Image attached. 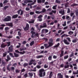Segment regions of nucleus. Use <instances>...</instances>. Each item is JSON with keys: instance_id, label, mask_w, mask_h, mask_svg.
Instances as JSON below:
<instances>
[{"instance_id": "nucleus-1", "label": "nucleus", "mask_w": 78, "mask_h": 78, "mask_svg": "<svg viewBox=\"0 0 78 78\" xmlns=\"http://www.w3.org/2000/svg\"><path fill=\"white\" fill-rule=\"evenodd\" d=\"M30 28V25L28 23H26V26L23 28L24 31H28Z\"/></svg>"}, {"instance_id": "nucleus-2", "label": "nucleus", "mask_w": 78, "mask_h": 78, "mask_svg": "<svg viewBox=\"0 0 78 78\" xmlns=\"http://www.w3.org/2000/svg\"><path fill=\"white\" fill-rule=\"evenodd\" d=\"M11 16H7V18H5L4 20L5 22H9V21H11Z\"/></svg>"}, {"instance_id": "nucleus-3", "label": "nucleus", "mask_w": 78, "mask_h": 78, "mask_svg": "<svg viewBox=\"0 0 78 78\" xmlns=\"http://www.w3.org/2000/svg\"><path fill=\"white\" fill-rule=\"evenodd\" d=\"M45 70L44 69H41L39 71V75L40 77H42V73L43 72H44Z\"/></svg>"}, {"instance_id": "nucleus-4", "label": "nucleus", "mask_w": 78, "mask_h": 78, "mask_svg": "<svg viewBox=\"0 0 78 78\" xmlns=\"http://www.w3.org/2000/svg\"><path fill=\"white\" fill-rule=\"evenodd\" d=\"M48 32V30L47 29H43L41 30V33H44V34H46Z\"/></svg>"}, {"instance_id": "nucleus-5", "label": "nucleus", "mask_w": 78, "mask_h": 78, "mask_svg": "<svg viewBox=\"0 0 78 78\" xmlns=\"http://www.w3.org/2000/svg\"><path fill=\"white\" fill-rule=\"evenodd\" d=\"M5 24L6 26L10 27H13V24H12V23H5Z\"/></svg>"}, {"instance_id": "nucleus-6", "label": "nucleus", "mask_w": 78, "mask_h": 78, "mask_svg": "<svg viewBox=\"0 0 78 78\" xmlns=\"http://www.w3.org/2000/svg\"><path fill=\"white\" fill-rule=\"evenodd\" d=\"M49 42H48V44H49L51 45V47H52L53 45V40L52 38H51L49 39Z\"/></svg>"}, {"instance_id": "nucleus-7", "label": "nucleus", "mask_w": 78, "mask_h": 78, "mask_svg": "<svg viewBox=\"0 0 78 78\" xmlns=\"http://www.w3.org/2000/svg\"><path fill=\"white\" fill-rule=\"evenodd\" d=\"M30 33L32 34L31 36L32 38H34V37H35L36 32L31 31Z\"/></svg>"}, {"instance_id": "nucleus-8", "label": "nucleus", "mask_w": 78, "mask_h": 78, "mask_svg": "<svg viewBox=\"0 0 78 78\" xmlns=\"http://www.w3.org/2000/svg\"><path fill=\"white\" fill-rule=\"evenodd\" d=\"M59 12L60 14H62V15H64L65 12L64 10L60 9L59 10Z\"/></svg>"}, {"instance_id": "nucleus-9", "label": "nucleus", "mask_w": 78, "mask_h": 78, "mask_svg": "<svg viewBox=\"0 0 78 78\" xmlns=\"http://www.w3.org/2000/svg\"><path fill=\"white\" fill-rule=\"evenodd\" d=\"M48 44L49 45L48 46V44H44V45L45 48H49V47H51V45H50L49 43H48Z\"/></svg>"}, {"instance_id": "nucleus-10", "label": "nucleus", "mask_w": 78, "mask_h": 78, "mask_svg": "<svg viewBox=\"0 0 78 78\" xmlns=\"http://www.w3.org/2000/svg\"><path fill=\"white\" fill-rule=\"evenodd\" d=\"M36 62V60H34L33 59L30 60L29 61V65L31 66V65H32V64H33V63L32 62Z\"/></svg>"}, {"instance_id": "nucleus-11", "label": "nucleus", "mask_w": 78, "mask_h": 78, "mask_svg": "<svg viewBox=\"0 0 78 78\" xmlns=\"http://www.w3.org/2000/svg\"><path fill=\"white\" fill-rule=\"evenodd\" d=\"M63 42L66 45H69L70 44V43L69 42V41H67V40H66V39H64L63 40Z\"/></svg>"}, {"instance_id": "nucleus-12", "label": "nucleus", "mask_w": 78, "mask_h": 78, "mask_svg": "<svg viewBox=\"0 0 78 78\" xmlns=\"http://www.w3.org/2000/svg\"><path fill=\"white\" fill-rule=\"evenodd\" d=\"M9 50L10 52H12V51H13L12 46L11 45L9 48Z\"/></svg>"}, {"instance_id": "nucleus-13", "label": "nucleus", "mask_w": 78, "mask_h": 78, "mask_svg": "<svg viewBox=\"0 0 78 78\" xmlns=\"http://www.w3.org/2000/svg\"><path fill=\"white\" fill-rule=\"evenodd\" d=\"M24 2L25 3L27 4L28 3H31L33 2V1L30 0H25L24 1Z\"/></svg>"}, {"instance_id": "nucleus-14", "label": "nucleus", "mask_w": 78, "mask_h": 78, "mask_svg": "<svg viewBox=\"0 0 78 78\" xmlns=\"http://www.w3.org/2000/svg\"><path fill=\"white\" fill-rule=\"evenodd\" d=\"M58 78H63V76L61 74V73H58Z\"/></svg>"}, {"instance_id": "nucleus-15", "label": "nucleus", "mask_w": 78, "mask_h": 78, "mask_svg": "<svg viewBox=\"0 0 78 78\" xmlns=\"http://www.w3.org/2000/svg\"><path fill=\"white\" fill-rule=\"evenodd\" d=\"M61 54L60 55V58H62V56H64V51L61 50Z\"/></svg>"}, {"instance_id": "nucleus-16", "label": "nucleus", "mask_w": 78, "mask_h": 78, "mask_svg": "<svg viewBox=\"0 0 78 78\" xmlns=\"http://www.w3.org/2000/svg\"><path fill=\"white\" fill-rule=\"evenodd\" d=\"M6 46H7L6 44H5V43H2L1 45V47L2 48H5V47H6Z\"/></svg>"}, {"instance_id": "nucleus-17", "label": "nucleus", "mask_w": 78, "mask_h": 78, "mask_svg": "<svg viewBox=\"0 0 78 78\" xmlns=\"http://www.w3.org/2000/svg\"><path fill=\"white\" fill-rule=\"evenodd\" d=\"M43 57H44V56L42 55H38L36 56L37 59H39V58H43Z\"/></svg>"}, {"instance_id": "nucleus-18", "label": "nucleus", "mask_w": 78, "mask_h": 78, "mask_svg": "<svg viewBox=\"0 0 78 78\" xmlns=\"http://www.w3.org/2000/svg\"><path fill=\"white\" fill-rule=\"evenodd\" d=\"M52 56H53V55H51L48 57V59L49 61H51L52 59Z\"/></svg>"}, {"instance_id": "nucleus-19", "label": "nucleus", "mask_w": 78, "mask_h": 78, "mask_svg": "<svg viewBox=\"0 0 78 78\" xmlns=\"http://www.w3.org/2000/svg\"><path fill=\"white\" fill-rule=\"evenodd\" d=\"M24 48H20V51H22L23 50H27V48L24 47Z\"/></svg>"}, {"instance_id": "nucleus-20", "label": "nucleus", "mask_w": 78, "mask_h": 78, "mask_svg": "<svg viewBox=\"0 0 78 78\" xmlns=\"http://www.w3.org/2000/svg\"><path fill=\"white\" fill-rule=\"evenodd\" d=\"M18 17V15L17 14H16L13 15L12 16V18L13 19H16Z\"/></svg>"}, {"instance_id": "nucleus-21", "label": "nucleus", "mask_w": 78, "mask_h": 78, "mask_svg": "<svg viewBox=\"0 0 78 78\" xmlns=\"http://www.w3.org/2000/svg\"><path fill=\"white\" fill-rule=\"evenodd\" d=\"M2 65L3 66H5L6 65V62H5L4 60H2Z\"/></svg>"}, {"instance_id": "nucleus-22", "label": "nucleus", "mask_w": 78, "mask_h": 78, "mask_svg": "<svg viewBox=\"0 0 78 78\" xmlns=\"http://www.w3.org/2000/svg\"><path fill=\"white\" fill-rule=\"evenodd\" d=\"M14 55L15 57H16V58H17V57H19V54H16L15 52L14 53Z\"/></svg>"}, {"instance_id": "nucleus-23", "label": "nucleus", "mask_w": 78, "mask_h": 78, "mask_svg": "<svg viewBox=\"0 0 78 78\" xmlns=\"http://www.w3.org/2000/svg\"><path fill=\"white\" fill-rule=\"evenodd\" d=\"M10 66V65H8V66L7 67V69L8 70H9V72H10V71H11V69L9 68Z\"/></svg>"}, {"instance_id": "nucleus-24", "label": "nucleus", "mask_w": 78, "mask_h": 78, "mask_svg": "<svg viewBox=\"0 0 78 78\" xmlns=\"http://www.w3.org/2000/svg\"><path fill=\"white\" fill-rule=\"evenodd\" d=\"M34 44V41H32L30 43V46H32Z\"/></svg>"}, {"instance_id": "nucleus-25", "label": "nucleus", "mask_w": 78, "mask_h": 78, "mask_svg": "<svg viewBox=\"0 0 78 78\" xmlns=\"http://www.w3.org/2000/svg\"><path fill=\"white\" fill-rule=\"evenodd\" d=\"M23 66L24 68L26 67L27 66H28V63H24L23 65Z\"/></svg>"}, {"instance_id": "nucleus-26", "label": "nucleus", "mask_w": 78, "mask_h": 78, "mask_svg": "<svg viewBox=\"0 0 78 78\" xmlns=\"http://www.w3.org/2000/svg\"><path fill=\"white\" fill-rule=\"evenodd\" d=\"M59 43H58L57 44H56V45L54 46L53 47L54 48H57V47H59Z\"/></svg>"}, {"instance_id": "nucleus-27", "label": "nucleus", "mask_w": 78, "mask_h": 78, "mask_svg": "<svg viewBox=\"0 0 78 78\" xmlns=\"http://www.w3.org/2000/svg\"><path fill=\"white\" fill-rule=\"evenodd\" d=\"M29 23L30 24L31 23H34V20H33L31 21H29Z\"/></svg>"}, {"instance_id": "nucleus-28", "label": "nucleus", "mask_w": 78, "mask_h": 78, "mask_svg": "<svg viewBox=\"0 0 78 78\" xmlns=\"http://www.w3.org/2000/svg\"><path fill=\"white\" fill-rule=\"evenodd\" d=\"M73 28H74L73 29L72 28V27H69V28H70V30L72 29V30H73V31L75 30V29H76V27H75L74 26L73 27Z\"/></svg>"}, {"instance_id": "nucleus-29", "label": "nucleus", "mask_w": 78, "mask_h": 78, "mask_svg": "<svg viewBox=\"0 0 78 78\" xmlns=\"http://www.w3.org/2000/svg\"><path fill=\"white\" fill-rule=\"evenodd\" d=\"M18 44L19 45H17L16 46V48H20L21 47V44H20V43H18Z\"/></svg>"}, {"instance_id": "nucleus-30", "label": "nucleus", "mask_w": 78, "mask_h": 78, "mask_svg": "<svg viewBox=\"0 0 78 78\" xmlns=\"http://www.w3.org/2000/svg\"><path fill=\"white\" fill-rule=\"evenodd\" d=\"M68 34L70 35H72V34H73V32L70 31L69 32Z\"/></svg>"}, {"instance_id": "nucleus-31", "label": "nucleus", "mask_w": 78, "mask_h": 78, "mask_svg": "<svg viewBox=\"0 0 78 78\" xmlns=\"http://www.w3.org/2000/svg\"><path fill=\"white\" fill-rule=\"evenodd\" d=\"M46 11V9L44 8L42 9V11H41V13H42V12H43L44 13V12H45Z\"/></svg>"}, {"instance_id": "nucleus-32", "label": "nucleus", "mask_w": 78, "mask_h": 78, "mask_svg": "<svg viewBox=\"0 0 78 78\" xmlns=\"http://www.w3.org/2000/svg\"><path fill=\"white\" fill-rule=\"evenodd\" d=\"M52 76H53V72H51L50 74H49V78H51Z\"/></svg>"}, {"instance_id": "nucleus-33", "label": "nucleus", "mask_w": 78, "mask_h": 78, "mask_svg": "<svg viewBox=\"0 0 78 78\" xmlns=\"http://www.w3.org/2000/svg\"><path fill=\"white\" fill-rule=\"evenodd\" d=\"M29 76H30V77H32L33 76V73H28Z\"/></svg>"}, {"instance_id": "nucleus-34", "label": "nucleus", "mask_w": 78, "mask_h": 78, "mask_svg": "<svg viewBox=\"0 0 78 78\" xmlns=\"http://www.w3.org/2000/svg\"><path fill=\"white\" fill-rule=\"evenodd\" d=\"M43 25L44 28H46L47 27V24L46 23H44L43 24Z\"/></svg>"}, {"instance_id": "nucleus-35", "label": "nucleus", "mask_w": 78, "mask_h": 78, "mask_svg": "<svg viewBox=\"0 0 78 78\" xmlns=\"http://www.w3.org/2000/svg\"><path fill=\"white\" fill-rule=\"evenodd\" d=\"M66 20H70V16H66Z\"/></svg>"}, {"instance_id": "nucleus-36", "label": "nucleus", "mask_w": 78, "mask_h": 78, "mask_svg": "<svg viewBox=\"0 0 78 78\" xmlns=\"http://www.w3.org/2000/svg\"><path fill=\"white\" fill-rule=\"evenodd\" d=\"M9 55H10V56H11L12 58H14V56L13 55V54L11 53H9Z\"/></svg>"}, {"instance_id": "nucleus-37", "label": "nucleus", "mask_w": 78, "mask_h": 78, "mask_svg": "<svg viewBox=\"0 0 78 78\" xmlns=\"http://www.w3.org/2000/svg\"><path fill=\"white\" fill-rule=\"evenodd\" d=\"M74 56V53L73 52H71V55H69V57H72Z\"/></svg>"}, {"instance_id": "nucleus-38", "label": "nucleus", "mask_w": 78, "mask_h": 78, "mask_svg": "<svg viewBox=\"0 0 78 78\" xmlns=\"http://www.w3.org/2000/svg\"><path fill=\"white\" fill-rule=\"evenodd\" d=\"M48 65H47V64H45L44 66V69H47L48 68Z\"/></svg>"}, {"instance_id": "nucleus-39", "label": "nucleus", "mask_w": 78, "mask_h": 78, "mask_svg": "<svg viewBox=\"0 0 78 78\" xmlns=\"http://www.w3.org/2000/svg\"><path fill=\"white\" fill-rule=\"evenodd\" d=\"M6 55H7V52H5V53H3V57H5Z\"/></svg>"}, {"instance_id": "nucleus-40", "label": "nucleus", "mask_w": 78, "mask_h": 78, "mask_svg": "<svg viewBox=\"0 0 78 78\" xmlns=\"http://www.w3.org/2000/svg\"><path fill=\"white\" fill-rule=\"evenodd\" d=\"M20 70H18V69H17L15 70V72L16 73H19L20 72Z\"/></svg>"}, {"instance_id": "nucleus-41", "label": "nucleus", "mask_w": 78, "mask_h": 78, "mask_svg": "<svg viewBox=\"0 0 78 78\" xmlns=\"http://www.w3.org/2000/svg\"><path fill=\"white\" fill-rule=\"evenodd\" d=\"M69 65H65L64 66L65 69H67V68H69Z\"/></svg>"}, {"instance_id": "nucleus-42", "label": "nucleus", "mask_w": 78, "mask_h": 78, "mask_svg": "<svg viewBox=\"0 0 78 78\" xmlns=\"http://www.w3.org/2000/svg\"><path fill=\"white\" fill-rule=\"evenodd\" d=\"M68 58H69V55H66V56H64V59H67Z\"/></svg>"}, {"instance_id": "nucleus-43", "label": "nucleus", "mask_w": 78, "mask_h": 78, "mask_svg": "<svg viewBox=\"0 0 78 78\" xmlns=\"http://www.w3.org/2000/svg\"><path fill=\"white\" fill-rule=\"evenodd\" d=\"M10 29V28H9L8 27H6L5 28V31H6V30H9Z\"/></svg>"}, {"instance_id": "nucleus-44", "label": "nucleus", "mask_w": 78, "mask_h": 78, "mask_svg": "<svg viewBox=\"0 0 78 78\" xmlns=\"http://www.w3.org/2000/svg\"><path fill=\"white\" fill-rule=\"evenodd\" d=\"M55 2L56 3L59 4V3H61V1H59L58 0H56Z\"/></svg>"}, {"instance_id": "nucleus-45", "label": "nucleus", "mask_w": 78, "mask_h": 78, "mask_svg": "<svg viewBox=\"0 0 78 78\" xmlns=\"http://www.w3.org/2000/svg\"><path fill=\"white\" fill-rule=\"evenodd\" d=\"M70 12V8H68L67 11V13H69Z\"/></svg>"}, {"instance_id": "nucleus-46", "label": "nucleus", "mask_w": 78, "mask_h": 78, "mask_svg": "<svg viewBox=\"0 0 78 78\" xmlns=\"http://www.w3.org/2000/svg\"><path fill=\"white\" fill-rule=\"evenodd\" d=\"M7 44H8V47H9V46H10V45H11V42H7Z\"/></svg>"}, {"instance_id": "nucleus-47", "label": "nucleus", "mask_w": 78, "mask_h": 78, "mask_svg": "<svg viewBox=\"0 0 78 78\" xmlns=\"http://www.w3.org/2000/svg\"><path fill=\"white\" fill-rule=\"evenodd\" d=\"M7 59H9V60H11V58L8 55H7Z\"/></svg>"}, {"instance_id": "nucleus-48", "label": "nucleus", "mask_w": 78, "mask_h": 78, "mask_svg": "<svg viewBox=\"0 0 78 78\" xmlns=\"http://www.w3.org/2000/svg\"><path fill=\"white\" fill-rule=\"evenodd\" d=\"M77 42V40L76 39H74L72 41V42L73 43H75Z\"/></svg>"}, {"instance_id": "nucleus-49", "label": "nucleus", "mask_w": 78, "mask_h": 78, "mask_svg": "<svg viewBox=\"0 0 78 78\" xmlns=\"http://www.w3.org/2000/svg\"><path fill=\"white\" fill-rule=\"evenodd\" d=\"M57 5H54L52 9H56V7H57Z\"/></svg>"}, {"instance_id": "nucleus-50", "label": "nucleus", "mask_w": 78, "mask_h": 78, "mask_svg": "<svg viewBox=\"0 0 78 78\" xmlns=\"http://www.w3.org/2000/svg\"><path fill=\"white\" fill-rule=\"evenodd\" d=\"M25 72V69L23 68V69H21V73H22V72Z\"/></svg>"}, {"instance_id": "nucleus-51", "label": "nucleus", "mask_w": 78, "mask_h": 78, "mask_svg": "<svg viewBox=\"0 0 78 78\" xmlns=\"http://www.w3.org/2000/svg\"><path fill=\"white\" fill-rule=\"evenodd\" d=\"M7 37L8 39H11V38H12V35H10L8 37Z\"/></svg>"}, {"instance_id": "nucleus-52", "label": "nucleus", "mask_w": 78, "mask_h": 78, "mask_svg": "<svg viewBox=\"0 0 78 78\" xmlns=\"http://www.w3.org/2000/svg\"><path fill=\"white\" fill-rule=\"evenodd\" d=\"M34 28L33 27H32L30 30V31H33V32H34Z\"/></svg>"}, {"instance_id": "nucleus-53", "label": "nucleus", "mask_w": 78, "mask_h": 78, "mask_svg": "<svg viewBox=\"0 0 78 78\" xmlns=\"http://www.w3.org/2000/svg\"><path fill=\"white\" fill-rule=\"evenodd\" d=\"M38 3H42V0H37Z\"/></svg>"}, {"instance_id": "nucleus-54", "label": "nucleus", "mask_w": 78, "mask_h": 78, "mask_svg": "<svg viewBox=\"0 0 78 78\" xmlns=\"http://www.w3.org/2000/svg\"><path fill=\"white\" fill-rule=\"evenodd\" d=\"M8 2V0H5L3 2V4H5V3H7Z\"/></svg>"}, {"instance_id": "nucleus-55", "label": "nucleus", "mask_w": 78, "mask_h": 78, "mask_svg": "<svg viewBox=\"0 0 78 78\" xmlns=\"http://www.w3.org/2000/svg\"><path fill=\"white\" fill-rule=\"evenodd\" d=\"M9 7L8 5L5 6L4 7V9H5V10H6L7 8H8Z\"/></svg>"}, {"instance_id": "nucleus-56", "label": "nucleus", "mask_w": 78, "mask_h": 78, "mask_svg": "<svg viewBox=\"0 0 78 78\" xmlns=\"http://www.w3.org/2000/svg\"><path fill=\"white\" fill-rule=\"evenodd\" d=\"M62 26L63 27H65L66 26V21H65L64 22V23L62 24Z\"/></svg>"}, {"instance_id": "nucleus-57", "label": "nucleus", "mask_w": 78, "mask_h": 78, "mask_svg": "<svg viewBox=\"0 0 78 78\" xmlns=\"http://www.w3.org/2000/svg\"><path fill=\"white\" fill-rule=\"evenodd\" d=\"M20 54H21L22 55H23V54L25 53V51H23V52H20Z\"/></svg>"}, {"instance_id": "nucleus-58", "label": "nucleus", "mask_w": 78, "mask_h": 78, "mask_svg": "<svg viewBox=\"0 0 78 78\" xmlns=\"http://www.w3.org/2000/svg\"><path fill=\"white\" fill-rule=\"evenodd\" d=\"M30 15H33V14H34V12H30Z\"/></svg>"}, {"instance_id": "nucleus-59", "label": "nucleus", "mask_w": 78, "mask_h": 78, "mask_svg": "<svg viewBox=\"0 0 78 78\" xmlns=\"http://www.w3.org/2000/svg\"><path fill=\"white\" fill-rule=\"evenodd\" d=\"M66 39L68 40V41L69 42H71V40H70V37H67Z\"/></svg>"}, {"instance_id": "nucleus-60", "label": "nucleus", "mask_w": 78, "mask_h": 78, "mask_svg": "<svg viewBox=\"0 0 78 78\" xmlns=\"http://www.w3.org/2000/svg\"><path fill=\"white\" fill-rule=\"evenodd\" d=\"M37 68V69H41V66H40L39 65H37L36 66Z\"/></svg>"}, {"instance_id": "nucleus-61", "label": "nucleus", "mask_w": 78, "mask_h": 78, "mask_svg": "<svg viewBox=\"0 0 78 78\" xmlns=\"http://www.w3.org/2000/svg\"><path fill=\"white\" fill-rule=\"evenodd\" d=\"M35 13H36V14H41V12L39 11H36Z\"/></svg>"}, {"instance_id": "nucleus-62", "label": "nucleus", "mask_w": 78, "mask_h": 78, "mask_svg": "<svg viewBox=\"0 0 78 78\" xmlns=\"http://www.w3.org/2000/svg\"><path fill=\"white\" fill-rule=\"evenodd\" d=\"M21 12L20 14V16H22V15L23 14V11L22 10H21Z\"/></svg>"}, {"instance_id": "nucleus-63", "label": "nucleus", "mask_w": 78, "mask_h": 78, "mask_svg": "<svg viewBox=\"0 0 78 78\" xmlns=\"http://www.w3.org/2000/svg\"><path fill=\"white\" fill-rule=\"evenodd\" d=\"M27 76L28 74H27V73H26L24 75V77H25V78H27Z\"/></svg>"}, {"instance_id": "nucleus-64", "label": "nucleus", "mask_w": 78, "mask_h": 78, "mask_svg": "<svg viewBox=\"0 0 78 78\" xmlns=\"http://www.w3.org/2000/svg\"><path fill=\"white\" fill-rule=\"evenodd\" d=\"M76 16L78 17V11H76Z\"/></svg>"}]
</instances>
